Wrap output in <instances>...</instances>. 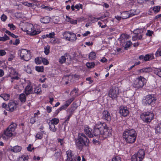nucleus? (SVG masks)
I'll return each mask as SVG.
<instances>
[{"mask_svg": "<svg viewBox=\"0 0 161 161\" xmlns=\"http://www.w3.org/2000/svg\"><path fill=\"white\" fill-rule=\"evenodd\" d=\"M153 114L150 112H144L140 116L141 119L144 122L149 123L153 119Z\"/></svg>", "mask_w": 161, "mask_h": 161, "instance_id": "obj_6", "label": "nucleus"}, {"mask_svg": "<svg viewBox=\"0 0 161 161\" xmlns=\"http://www.w3.org/2000/svg\"><path fill=\"white\" fill-rule=\"evenodd\" d=\"M160 9V7L159 6H156L155 7H154L153 8H152L150 9V10H153L154 12L155 13H157L158 12Z\"/></svg>", "mask_w": 161, "mask_h": 161, "instance_id": "obj_35", "label": "nucleus"}, {"mask_svg": "<svg viewBox=\"0 0 161 161\" xmlns=\"http://www.w3.org/2000/svg\"><path fill=\"white\" fill-rule=\"evenodd\" d=\"M84 131L86 134L90 138L97 136L100 135L103 136L104 138L111 136V131L105 123L98 122L94 126L93 131L88 127L85 128Z\"/></svg>", "mask_w": 161, "mask_h": 161, "instance_id": "obj_1", "label": "nucleus"}, {"mask_svg": "<svg viewBox=\"0 0 161 161\" xmlns=\"http://www.w3.org/2000/svg\"><path fill=\"white\" fill-rule=\"evenodd\" d=\"M25 31L27 32L28 34L31 36L39 34L40 32V31L34 30L33 25L30 24L27 25Z\"/></svg>", "mask_w": 161, "mask_h": 161, "instance_id": "obj_11", "label": "nucleus"}, {"mask_svg": "<svg viewBox=\"0 0 161 161\" xmlns=\"http://www.w3.org/2000/svg\"><path fill=\"white\" fill-rule=\"evenodd\" d=\"M63 35L64 37L66 40L69 41V37L70 36L69 32H65L63 33Z\"/></svg>", "mask_w": 161, "mask_h": 161, "instance_id": "obj_37", "label": "nucleus"}, {"mask_svg": "<svg viewBox=\"0 0 161 161\" xmlns=\"http://www.w3.org/2000/svg\"><path fill=\"white\" fill-rule=\"evenodd\" d=\"M129 111L126 107H121L119 108V112L120 114L124 116H127L129 114Z\"/></svg>", "mask_w": 161, "mask_h": 161, "instance_id": "obj_18", "label": "nucleus"}, {"mask_svg": "<svg viewBox=\"0 0 161 161\" xmlns=\"http://www.w3.org/2000/svg\"><path fill=\"white\" fill-rule=\"evenodd\" d=\"M34 116L32 117L30 120V122L32 124H34L36 122V119Z\"/></svg>", "mask_w": 161, "mask_h": 161, "instance_id": "obj_55", "label": "nucleus"}, {"mask_svg": "<svg viewBox=\"0 0 161 161\" xmlns=\"http://www.w3.org/2000/svg\"><path fill=\"white\" fill-rule=\"evenodd\" d=\"M24 92L26 95H28L30 94H34V90L31 84H29L26 86Z\"/></svg>", "mask_w": 161, "mask_h": 161, "instance_id": "obj_17", "label": "nucleus"}, {"mask_svg": "<svg viewBox=\"0 0 161 161\" xmlns=\"http://www.w3.org/2000/svg\"><path fill=\"white\" fill-rule=\"evenodd\" d=\"M20 55L21 59L25 61H28L31 58L30 52L26 49H22L20 52Z\"/></svg>", "mask_w": 161, "mask_h": 161, "instance_id": "obj_9", "label": "nucleus"}, {"mask_svg": "<svg viewBox=\"0 0 161 161\" xmlns=\"http://www.w3.org/2000/svg\"><path fill=\"white\" fill-rule=\"evenodd\" d=\"M154 73L158 75L159 77H161V69H155L154 70Z\"/></svg>", "mask_w": 161, "mask_h": 161, "instance_id": "obj_33", "label": "nucleus"}, {"mask_svg": "<svg viewBox=\"0 0 161 161\" xmlns=\"http://www.w3.org/2000/svg\"><path fill=\"white\" fill-rule=\"evenodd\" d=\"M155 132L157 134H159L161 132V123L158 124L155 127Z\"/></svg>", "mask_w": 161, "mask_h": 161, "instance_id": "obj_27", "label": "nucleus"}, {"mask_svg": "<svg viewBox=\"0 0 161 161\" xmlns=\"http://www.w3.org/2000/svg\"><path fill=\"white\" fill-rule=\"evenodd\" d=\"M67 158L66 161H76V158L74 156L72 151L69 150L66 152Z\"/></svg>", "mask_w": 161, "mask_h": 161, "instance_id": "obj_14", "label": "nucleus"}, {"mask_svg": "<svg viewBox=\"0 0 161 161\" xmlns=\"http://www.w3.org/2000/svg\"><path fill=\"white\" fill-rule=\"evenodd\" d=\"M6 53L4 50H0V56H3L5 55Z\"/></svg>", "mask_w": 161, "mask_h": 161, "instance_id": "obj_58", "label": "nucleus"}, {"mask_svg": "<svg viewBox=\"0 0 161 161\" xmlns=\"http://www.w3.org/2000/svg\"><path fill=\"white\" fill-rule=\"evenodd\" d=\"M129 12L131 17L139 13V11L137 10H131Z\"/></svg>", "mask_w": 161, "mask_h": 161, "instance_id": "obj_29", "label": "nucleus"}, {"mask_svg": "<svg viewBox=\"0 0 161 161\" xmlns=\"http://www.w3.org/2000/svg\"><path fill=\"white\" fill-rule=\"evenodd\" d=\"M145 151L143 149H140L136 153L131 157V161H142L145 156Z\"/></svg>", "mask_w": 161, "mask_h": 161, "instance_id": "obj_8", "label": "nucleus"}, {"mask_svg": "<svg viewBox=\"0 0 161 161\" xmlns=\"http://www.w3.org/2000/svg\"><path fill=\"white\" fill-rule=\"evenodd\" d=\"M28 158L29 157L27 156L23 155L21 157L19 158L18 160L19 161H25V160H27Z\"/></svg>", "mask_w": 161, "mask_h": 161, "instance_id": "obj_38", "label": "nucleus"}, {"mask_svg": "<svg viewBox=\"0 0 161 161\" xmlns=\"http://www.w3.org/2000/svg\"><path fill=\"white\" fill-rule=\"evenodd\" d=\"M138 34H136V33L134 35L132 36V40L133 41H135L137 40V38Z\"/></svg>", "mask_w": 161, "mask_h": 161, "instance_id": "obj_60", "label": "nucleus"}, {"mask_svg": "<svg viewBox=\"0 0 161 161\" xmlns=\"http://www.w3.org/2000/svg\"><path fill=\"white\" fill-rule=\"evenodd\" d=\"M102 118L107 121H110L111 119V117L108 111L104 110L102 114Z\"/></svg>", "mask_w": 161, "mask_h": 161, "instance_id": "obj_15", "label": "nucleus"}, {"mask_svg": "<svg viewBox=\"0 0 161 161\" xmlns=\"http://www.w3.org/2000/svg\"><path fill=\"white\" fill-rule=\"evenodd\" d=\"M66 108V106L64 105L56 111L55 113L53 114V116H56L58 114L60 111L63 110L65 109Z\"/></svg>", "mask_w": 161, "mask_h": 161, "instance_id": "obj_25", "label": "nucleus"}, {"mask_svg": "<svg viewBox=\"0 0 161 161\" xmlns=\"http://www.w3.org/2000/svg\"><path fill=\"white\" fill-rule=\"evenodd\" d=\"M17 108V104L14 101L10 102L8 103V111L13 112Z\"/></svg>", "mask_w": 161, "mask_h": 161, "instance_id": "obj_16", "label": "nucleus"}, {"mask_svg": "<svg viewBox=\"0 0 161 161\" xmlns=\"http://www.w3.org/2000/svg\"><path fill=\"white\" fill-rule=\"evenodd\" d=\"M144 31V30L143 29H138L137 30V32L139 33V34L140 33L141 34V33H142Z\"/></svg>", "mask_w": 161, "mask_h": 161, "instance_id": "obj_63", "label": "nucleus"}, {"mask_svg": "<svg viewBox=\"0 0 161 161\" xmlns=\"http://www.w3.org/2000/svg\"><path fill=\"white\" fill-rule=\"evenodd\" d=\"M50 47L48 46H46L44 48V53L46 55H48L50 52Z\"/></svg>", "mask_w": 161, "mask_h": 161, "instance_id": "obj_44", "label": "nucleus"}, {"mask_svg": "<svg viewBox=\"0 0 161 161\" xmlns=\"http://www.w3.org/2000/svg\"><path fill=\"white\" fill-rule=\"evenodd\" d=\"M36 137L38 139H41L42 138V136L41 134L37 133L36 135Z\"/></svg>", "mask_w": 161, "mask_h": 161, "instance_id": "obj_62", "label": "nucleus"}, {"mask_svg": "<svg viewBox=\"0 0 161 161\" xmlns=\"http://www.w3.org/2000/svg\"><path fill=\"white\" fill-rule=\"evenodd\" d=\"M112 161H121V159L120 157L116 156L113 158Z\"/></svg>", "mask_w": 161, "mask_h": 161, "instance_id": "obj_50", "label": "nucleus"}, {"mask_svg": "<svg viewBox=\"0 0 161 161\" xmlns=\"http://www.w3.org/2000/svg\"><path fill=\"white\" fill-rule=\"evenodd\" d=\"M122 18L123 19H126L130 17L129 11L123 12L121 14Z\"/></svg>", "mask_w": 161, "mask_h": 161, "instance_id": "obj_21", "label": "nucleus"}, {"mask_svg": "<svg viewBox=\"0 0 161 161\" xmlns=\"http://www.w3.org/2000/svg\"><path fill=\"white\" fill-rule=\"evenodd\" d=\"M36 70L38 72H43L44 67L43 66H37L36 67Z\"/></svg>", "mask_w": 161, "mask_h": 161, "instance_id": "obj_40", "label": "nucleus"}, {"mask_svg": "<svg viewBox=\"0 0 161 161\" xmlns=\"http://www.w3.org/2000/svg\"><path fill=\"white\" fill-rule=\"evenodd\" d=\"M146 82V80L142 76H140L137 78L134 81L133 86L137 89L142 88Z\"/></svg>", "mask_w": 161, "mask_h": 161, "instance_id": "obj_7", "label": "nucleus"}, {"mask_svg": "<svg viewBox=\"0 0 161 161\" xmlns=\"http://www.w3.org/2000/svg\"><path fill=\"white\" fill-rule=\"evenodd\" d=\"M75 110V109H73L71 108H70L68 109L67 110V112L69 114V115L71 116L72 114H73Z\"/></svg>", "mask_w": 161, "mask_h": 161, "instance_id": "obj_46", "label": "nucleus"}, {"mask_svg": "<svg viewBox=\"0 0 161 161\" xmlns=\"http://www.w3.org/2000/svg\"><path fill=\"white\" fill-rule=\"evenodd\" d=\"M5 32L6 34H8L10 36L14 38H16L18 37L17 36H16L14 34L11 33L8 30L6 31Z\"/></svg>", "mask_w": 161, "mask_h": 161, "instance_id": "obj_45", "label": "nucleus"}, {"mask_svg": "<svg viewBox=\"0 0 161 161\" xmlns=\"http://www.w3.org/2000/svg\"><path fill=\"white\" fill-rule=\"evenodd\" d=\"M152 71V69L150 67L144 68L138 70L139 73L142 74L149 73Z\"/></svg>", "mask_w": 161, "mask_h": 161, "instance_id": "obj_19", "label": "nucleus"}, {"mask_svg": "<svg viewBox=\"0 0 161 161\" xmlns=\"http://www.w3.org/2000/svg\"><path fill=\"white\" fill-rule=\"evenodd\" d=\"M19 43V39H16L15 40V42H14L13 44L14 45H17Z\"/></svg>", "mask_w": 161, "mask_h": 161, "instance_id": "obj_64", "label": "nucleus"}, {"mask_svg": "<svg viewBox=\"0 0 161 161\" xmlns=\"http://www.w3.org/2000/svg\"><path fill=\"white\" fill-rule=\"evenodd\" d=\"M48 124L49 125V129L50 130L53 132H55L56 131V129L55 128V125L51 124V123H48Z\"/></svg>", "mask_w": 161, "mask_h": 161, "instance_id": "obj_30", "label": "nucleus"}, {"mask_svg": "<svg viewBox=\"0 0 161 161\" xmlns=\"http://www.w3.org/2000/svg\"><path fill=\"white\" fill-rule=\"evenodd\" d=\"M149 54H147L144 56V60L145 61H149Z\"/></svg>", "mask_w": 161, "mask_h": 161, "instance_id": "obj_54", "label": "nucleus"}, {"mask_svg": "<svg viewBox=\"0 0 161 161\" xmlns=\"http://www.w3.org/2000/svg\"><path fill=\"white\" fill-rule=\"evenodd\" d=\"M9 74L8 77H12L15 80H18L19 79L20 75L13 68H10L9 69Z\"/></svg>", "mask_w": 161, "mask_h": 161, "instance_id": "obj_13", "label": "nucleus"}, {"mask_svg": "<svg viewBox=\"0 0 161 161\" xmlns=\"http://www.w3.org/2000/svg\"><path fill=\"white\" fill-rule=\"evenodd\" d=\"M40 58L44 64L47 65L49 64L48 61L46 59L42 58Z\"/></svg>", "mask_w": 161, "mask_h": 161, "instance_id": "obj_47", "label": "nucleus"}, {"mask_svg": "<svg viewBox=\"0 0 161 161\" xmlns=\"http://www.w3.org/2000/svg\"><path fill=\"white\" fill-rule=\"evenodd\" d=\"M143 100V102L146 105L153 106L155 103L157 98L153 94L147 95Z\"/></svg>", "mask_w": 161, "mask_h": 161, "instance_id": "obj_5", "label": "nucleus"}, {"mask_svg": "<svg viewBox=\"0 0 161 161\" xmlns=\"http://www.w3.org/2000/svg\"><path fill=\"white\" fill-rule=\"evenodd\" d=\"M35 62L36 64H40L41 63V59L39 57H37L35 59Z\"/></svg>", "mask_w": 161, "mask_h": 161, "instance_id": "obj_48", "label": "nucleus"}, {"mask_svg": "<svg viewBox=\"0 0 161 161\" xmlns=\"http://www.w3.org/2000/svg\"><path fill=\"white\" fill-rule=\"evenodd\" d=\"M17 126V124L16 123L12 122L6 130H4L3 134L2 135L3 139H8L12 137Z\"/></svg>", "mask_w": 161, "mask_h": 161, "instance_id": "obj_4", "label": "nucleus"}, {"mask_svg": "<svg viewBox=\"0 0 161 161\" xmlns=\"http://www.w3.org/2000/svg\"><path fill=\"white\" fill-rule=\"evenodd\" d=\"M52 39H51L50 40V42L53 44H59L60 43V41H59V40L58 39H55L54 38H52Z\"/></svg>", "mask_w": 161, "mask_h": 161, "instance_id": "obj_39", "label": "nucleus"}, {"mask_svg": "<svg viewBox=\"0 0 161 161\" xmlns=\"http://www.w3.org/2000/svg\"><path fill=\"white\" fill-rule=\"evenodd\" d=\"M96 53L95 52H91L89 55V58L91 60L94 59L96 57Z\"/></svg>", "mask_w": 161, "mask_h": 161, "instance_id": "obj_32", "label": "nucleus"}, {"mask_svg": "<svg viewBox=\"0 0 161 161\" xmlns=\"http://www.w3.org/2000/svg\"><path fill=\"white\" fill-rule=\"evenodd\" d=\"M77 107V104L76 103H73L72 104V106L71 107V108H73V109L75 110L76 109Z\"/></svg>", "mask_w": 161, "mask_h": 161, "instance_id": "obj_61", "label": "nucleus"}, {"mask_svg": "<svg viewBox=\"0 0 161 161\" xmlns=\"http://www.w3.org/2000/svg\"><path fill=\"white\" fill-rule=\"evenodd\" d=\"M0 97L3 98L5 101H7L9 99V95L8 94H2L0 95Z\"/></svg>", "mask_w": 161, "mask_h": 161, "instance_id": "obj_34", "label": "nucleus"}, {"mask_svg": "<svg viewBox=\"0 0 161 161\" xmlns=\"http://www.w3.org/2000/svg\"><path fill=\"white\" fill-rule=\"evenodd\" d=\"M137 133L133 129H128L125 130L123 133V137L126 143L132 144L135 142Z\"/></svg>", "mask_w": 161, "mask_h": 161, "instance_id": "obj_2", "label": "nucleus"}, {"mask_svg": "<svg viewBox=\"0 0 161 161\" xmlns=\"http://www.w3.org/2000/svg\"><path fill=\"white\" fill-rule=\"evenodd\" d=\"M75 145L79 150H81L84 146H88L89 140L86 135L82 133H79L78 138L75 139Z\"/></svg>", "mask_w": 161, "mask_h": 161, "instance_id": "obj_3", "label": "nucleus"}, {"mask_svg": "<svg viewBox=\"0 0 161 161\" xmlns=\"http://www.w3.org/2000/svg\"><path fill=\"white\" fill-rule=\"evenodd\" d=\"M119 93V89L118 87L113 86L109 90L108 95L112 99H114L118 96Z\"/></svg>", "mask_w": 161, "mask_h": 161, "instance_id": "obj_10", "label": "nucleus"}, {"mask_svg": "<svg viewBox=\"0 0 161 161\" xmlns=\"http://www.w3.org/2000/svg\"><path fill=\"white\" fill-rule=\"evenodd\" d=\"M1 19L2 21H5L7 19V17L6 15H5L4 14H3L1 16Z\"/></svg>", "mask_w": 161, "mask_h": 161, "instance_id": "obj_53", "label": "nucleus"}, {"mask_svg": "<svg viewBox=\"0 0 161 161\" xmlns=\"http://www.w3.org/2000/svg\"><path fill=\"white\" fill-rule=\"evenodd\" d=\"M75 8L76 9H77L78 10H79L80 8H82V5L80 4H77L75 6Z\"/></svg>", "mask_w": 161, "mask_h": 161, "instance_id": "obj_51", "label": "nucleus"}, {"mask_svg": "<svg viewBox=\"0 0 161 161\" xmlns=\"http://www.w3.org/2000/svg\"><path fill=\"white\" fill-rule=\"evenodd\" d=\"M95 65L94 62L89 63L88 62L86 64V66L88 68H93Z\"/></svg>", "mask_w": 161, "mask_h": 161, "instance_id": "obj_42", "label": "nucleus"}, {"mask_svg": "<svg viewBox=\"0 0 161 161\" xmlns=\"http://www.w3.org/2000/svg\"><path fill=\"white\" fill-rule=\"evenodd\" d=\"M74 100V97H72L66 102L64 105L66 106V108Z\"/></svg>", "mask_w": 161, "mask_h": 161, "instance_id": "obj_36", "label": "nucleus"}, {"mask_svg": "<svg viewBox=\"0 0 161 161\" xmlns=\"http://www.w3.org/2000/svg\"><path fill=\"white\" fill-rule=\"evenodd\" d=\"M9 39V37L6 34H5L3 37L0 36V41H5Z\"/></svg>", "mask_w": 161, "mask_h": 161, "instance_id": "obj_41", "label": "nucleus"}, {"mask_svg": "<svg viewBox=\"0 0 161 161\" xmlns=\"http://www.w3.org/2000/svg\"><path fill=\"white\" fill-rule=\"evenodd\" d=\"M126 36L125 35L122 34L121 35L120 37L119 38V40L121 42L123 47L126 50L131 45L132 42L130 41H127L124 42L125 41V38Z\"/></svg>", "mask_w": 161, "mask_h": 161, "instance_id": "obj_12", "label": "nucleus"}, {"mask_svg": "<svg viewBox=\"0 0 161 161\" xmlns=\"http://www.w3.org/2000/svg\"><path fill=\"white\" fill-rule=\"evenodd\" d=\"M22 149L20 146H16L13 147V148L11 149V151L15 152L18 153Z\"/></svg>", "mask_w": 161, "mask_h": 161, "instance_id": "obj_22", "label": "nucleus"}, {"mask_svg": "<svg viewBox=\"0 0 161 161\" xmlns=\"http://www.w3.org/2000/svg\"><path fill=\"white\" fill-rule=\"evenodd\" d=\"M155 55L156 57L161 56V50H158L156 53Z\"/></svg>", "mask_w": 161, "mask_h": 161, "instance_id": "obj_59", "label": "nucleus"}, {"mask_svg": "<svg viewBox=\"0 0 161 161\" xmlns=\"http://www.w3.org/2000/svg\"><path fill=\"white\" fill-rule=\"evenodd\" d=\"M8 26L10 28V29L11 30H14L16 28L15 26L13 24H8Z\"/></svg>", "mask_w": 161, "mask_h": 161, "instance_id": "obj_49", "label": "nucleus"}, {"mask_svg": "<svg viewBox=\"0 0 161 161\" xmlns=\"http://www.w3.org/2000/svg\"><path fill=\"white\" fill-rule=\"evenodd\" d=\"M55 35V34L54 32L50 33L49 34V38H53Z\"/></svg>", "mask_w": 161, "mask_h": 161, "instance_id": "obj_56", "label": "nucleus"}, {"mask_svg": "<svg viewBox=\"0 0 161 161\" xmlns=\"http://www.w3.org/2000/svg\"><path fill=\"white\" fill-rule=\"evenodd\" d=\"M66 20L70 23L72 24H76L77 23V21L76 20H74L73 19L70 18L67 16H66Z\"/></svg>", "mask_w": 161, "mask_h": 161, "instance_id": "obj_26", "label": "nucleus"}, {"mask_svg": "<svg viewBox=\"0 0 161 161\" xmlns=\"http://www.w3.org/2000/svg\"><path fill=\"white\" fill-rule=\"evenodd\" d=\"M2 107L5 109L7 111H8V105L6 104L5 103H3L2 104Z\"/></svg>", "mask_w": 161, "mask_h": 161, "instance_id": "obj_52", "label": "nucleus"}, {"mask_svg": "<svg viewBox=\"0 0 161 161\" xmlns=\"http://www.w3.org/2000/svg\"><path fill=\"white\" fill-rule=\"evenodd\" d=\"M68 57H69L70 58V60H71L70 56L69 55L67 56V54H65L64 55L61 56L60 58L59 62L60 64L64 63L66 61V59L68 58Z\"/></svg>", "mask_w": 161, "mask_h": 161, "instance_id": "obj_20", "label": "nucleus"}, {"mask_svg": "<svg viewBox=\"0 0 161 161\" xmlns=\"http://www.w3.org/2000/svg\"><path fill=\"white\" fill-rule=\"evenodd\" d=\"M42 90L41 88L36 87V88H34V93H36L37 94H39L41 92Z\"/></svg>", "mask_w": 161, "mask_h": 161, "instance_id": "obj_43", "label": "nucleus"}, {"mask_svg": "<svg viewBox=\"0 0 161 161\" xmlns=\"http://www.w3.org/2000/svg\"><path fill=\"white\" fill-rule=\"evenodd\" d=\"M50 21V18L48 16H46L42 18L41 19V21L42 23L44 24H47Z\"/></svg>", "mask_w": 161, "mask_h": 161, "instance_id": "obj_23", "label": "nucleus"}, {"mask_svg": "<svg viewBox=\"0 0 161 161\" xmlns=\"http://www.w3.org/2000/svg\"><path fill=\"white\" fill-rule=\"evenodd\" d=\"M19 99L22 103H25L26 101V97L25 94L22 93L19 95Z\"/></svg>", "mask_w": 161, "mask_h": 161, "instance_id": "obj_31", "label": "nucleus"}, {"mask_svg": "<svg viewBox=\"0 0 161 161\" xmlns=\"http://www.w3.org/2000/svg\"><path fill=\"white\" fill-rule=\"evenodd\" d=\"M69 33L70 35L69 37V41L72 42L75 41L77 39L76 35L72 32Z\"/></svg>", "mask_w": 161, "mask_h": 161, "instance_id": "obj_24", "label": "nucleus"}, {"mask_svg": "<svg viewBox=\"0 0 161 161\" xmlns=\"http://www.w3.org/2000/svg\"><path fill=\"white\" fill-rule=\"evenodd\" d=\"M153 33V32L150 30H148L146 34V35L147 36H152V33Z\"/></svg>", "mask_w": 161, "mask_h": 161, "instance_id": "obj_57", "label": "nucleus"}, {"mask_svg": "<svg viewBox=\"0 0 161 161\" xmlns=\"http://www.w3.org/2000/svg\"><path fill=\"white\" fill-rule=\"evenodd\" d=\"M59 120L58 119L56 118H54L50 120V122L49 123H51V124H53L54 125H57L59 122Z\"/></svg>", "mask_w": 161, "mask_h": 161, "instance_id": "obj_28", "label": "nucleus"}]
</instances>
